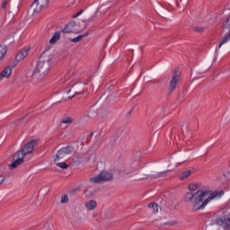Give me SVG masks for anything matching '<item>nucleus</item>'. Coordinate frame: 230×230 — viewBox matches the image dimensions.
I'll return each mask as SVG.
<instances>
[{
    "label": "nucleus",
    "instance_id": "f3484780",
    "mask_svg": "<svg viewBox=\"0 0 230 230\" xmlns=\"http://www.w3.org/2000/svg\"><path fill=\"white\" fill-rule=\"evenodd\" d=\"M73 118L71 117H64L61 119V123H63L64 125H71V123H73Z\"/></svg>",
    "mask_w": 230,
    "mask_h": 230
},
{
    "label": "nucleus",
    "instance_id": "4468645a",
    "mask_svg": "<svg viewBox=\"0 0 230 230\" xmlns=\"http://www.w3.org/2000/svg\"><path fill=\"white\" fill-rule=\"evenodd\" d=\"M191 173H193V171L186 170L179 175V179L181 181H186V179H188V177H190Z\"/></svg>",
    "mask_w": 230,
    "mask_h": 230
},
{
    "label": "nucleus",
    "instance_id": "dca6fc26",
    "mask_svg": "<svg viewBox=\"0 0 230 230\" xmlns=\"http://www.w3.org/2000/svg\"><path fill=\"white\" fill-rule=\"evenodd\" d=\"M148 208L152 209V211L155 215V213H159V206L155 203H150L148 205Z\"/></svg>",
    "mask_w": 230,
    "mask_h": 230
},
{
    "label": "nucleus",
    "instance_id": "a878e982",
    "mask_svg": "<svg viewBox=\"0 0 230 230\" xmlns=\"http://www.w3.org/2000/svg\"><path fill=\"white\" fill-rule=\"evenodd\" d=\"M8 4V2H6V1H4V2H3V4H2V8H4V10H6V5Z\"/></svg>",
    "mask_w": 230,
    "mask_h": 230
},
{
    "label": "nucleus",
    "instance_id": "0eeeda50",
    "mask_svg": "<svg viewBox=\"0 0 230 230\" xmlns=\"http://www.w3.org/2000/svg\"><path fill=\"white\" fill-rule=\"evenodd\" d=\"M35 145H37V140H31L28 142L21 151H17L18 154H22L23 157H26L28 154H31L33 152V148H35Z\"/></svg>",
    "mask_w": 230,
    "mask_h": 230
},
{
    "label": "nucleus",
    "instance_id": "9d476101",
    "mask_svg": "<svg viewBox=\"0 0 230 230\" xmlns=\"http://www.w3.org/2000/svg\"><path fill=\"white\" fill-rule=\"evenodd\" d=\"M216 224L217 226H220V227H223L226 229V227H229L230 226V215L225 217L223 219L222 218H217L216 219Z\"/></svg>",
    "mask_w": 230,
    "mask_h": 230
},
{
    "label": "nucleus",
    "instance_id": "cd10ccee",
    "mask_svg": "<svg viewBox=\"0 0 230 230\" xmlns=\"http://www.w3.org/2000/svg\"><path fill=\"white\" fill-rule=\"evenodd\" d=\"M196 31H204V28L202 27H197Z\"/></svg>",
    "mask_w": 230,
    "mask_h": 230
},
{
    "label": "nucleus",
    "instance_id": "c85d7f7f",
    "mask_svg": "<svg viewBox=\"0 0 230 230\" xmlns=\"http://www.w3.org/2000/svg\"><path fill=\"white\" fill-rule=\"evenodd\" d=\"M76 0H68V2L70 3V4H74V3L75 2Z\"/></svg>",
    "mask_w": 230,
    "mask_h": 230
},
{
    "label": "nucleus",
    "instance_id": "6e6552de",
    "mask_svg": "<svg viewBox=\"0 0 230 230\" xmlns=\"http://www.w3.org/2000/svg\"><path fill=\"white\" fill-rule=\"evenodd\" d=\"M13 159L14 161L9 165L10 170H13V168H17V166L22 164L24 161V155L16 152L13 155Z\"/></svg>",
    "mask_w": 230,
    "mask_h": 230
},
{
    "label": "nucleus",
    "instance_id": "f03ea898",
    "mask_svg": "<svg viewBox=\"0 0 230 230\" xmlns=\"http://www.w3.org/2000/svg\"><path fill=\"white\" fill-rule=\"evenodd\" d=\"M50 67L51 58L46 54H42L40 57L38 64L36 67L32 70L31 74L27 75L29 82H31V84H33L34 85L41 84V82H44L46 76H48Z\"/></svg>",
    "mask_w": 230,
    "mask_h": 230
},
{
    "label": "nucleus",
    "instance_id": "7ed1b4c3",
    "mask_svg": "<svg viewBox=\"0 0 230 230\" xmlns=\"http://www.w3.org/2000/svg\"><path fill=\"white\" fill-rule=\"evenodd\" d=\"M105 181H112V173L102 171L98 175L90 178L92 184H102V182H105Z\"/></svg>",
    "mask_w": 230,
    "mask_h": 230
},
{
    "label": "nucleus",
    "instance_id": "423d86ee",
    "mask_svg": "<svg viewBox=\"0 0 230 230\" xmlns=\"http://www.w3.org/2000/svg\"><path fill=\"white\" fill-rule=\"evenodd\" d=\"M179 80H181V74L175 73L169 82L168 86V94H172L175 89H177V84H179Z\"/></svg>",
    "mask_w": 230,
    "mask_h": 230
},
{
    "label": "nucleus",
    "instance_id": "6ab92c4d",
    "mask_svg": "<svg viewBox=\"0 0 230 230\" xmlns=\"http://www.w3.org/2000/svg\"><path fill=\"white\" fill-rule=\"evenodd\" d=\"M56 165L58 166V168H62V170H67L68 165L67 164L61 162V163H57Z\"/></svg>",
    "mask_w": 230,
    "mask_h": 230
},
{
    "label": "nucleus",
    "instance_id": "412c9836",
    "mask_svg": "<svg viewBox=\"0 0 230 230\" xmlns=\"http://www.w3.org/2000/svg\"><path fill=\"white\" fill-rule=\"evenodd\" d=\"M82 39H84V35H79V36L72 39L71 42H80V40H82Z\"/></svg>",
    "mask_w": 230,
    "mask_h": 230
},
{
    "label": "nucleus",
    "instance_id": "4be33fe9",
    "mask_svg": "<svg viewBox=\"0 0 230 230\" xmlns=\"http://www.w3.org/2000/svg\"><path fill=\"white\" fill-rule=\"evenodd\" d=\"M6 181V177L3 174H0V186Z\"/></svg>",
    "mask_w": 230,
    "mask_h": 230
},
{
    "label": "nucleus",
    "instance_id": "a211bd4d",
    "mask_svg": "<svg viewBox=\"0 0 230 230\" xmlns=\"http://www.w3.org/2000/svg\"><path fill=\"white\" fill-rule=\"evenodd\" d=\"M6 51H8L6 47L0 46V60H3V58H4V55H6Z\"/></svg>",
    "mask_w": 230,
    "mask_h": 230
},
{
    "label": "nucleus",
    "instance_id": "f8f14e48",
    "mask_svg": "<svg viewBox=\"0 0 230 230\" xmlns=\"http://www.w3.org/2000/svg\"><path fill=\"white\" fill-rule=\"evenodd\" d=\"M10 76H12V66H6L0 73V80H3V78H10Z\"/></svg>",
    "mask_w": 230,
    "mask_h": 230
},
{
    "label": "nucleus",
    "instance_id": "7c9ffc66",
    "mask_svg": "<svg viewBox=\"0 0 230 230\" xmlns=\"http://www.w3.org/2000/svg\"><path fill=\"white\" fill-rule=\"evenodd\" d=\"M69 93H71V90H68V91L66 92L67 94H69Z\"/></svg>",
    "mask_w": 230,
    "mask_h": 230
},
{
    "label": "nucleus",
    "instance_id": "20e7f679",
    "mask_svg": "<svg viewBox=\"0 0 230 230\" xmlns=\"http://www.w3.org/2000/svg\"><path fill=\"white\" fill-rule=\"evenodd\" d=\"M73 152V147L71 146H65L58 150L56 156L54 157V162L57 163L58 161H62V159H66L69 154Z\"/></svg>",
    "mask_w": 230,
    "mask_h": 230
},
{
    "label": "nucleus",
    "instance_id": "c756f323",
    "mask_svg": "<svg viewBox=\"0 0 230 230\" xmlns=\"http://www.w3.org/2000/svg\"><path fill=\"white\" fill-rule=\"evenodd\" d=\"M96 217H98V214L93 213V218H96Z\"/></svg>",
    "mask_w": 230,
    "mask_h": 230
},
{
    "label": "nucleus",
    "instance_id": "b1692460",
    "mask_svg": "<svg viewBox=\"0 0 230 230\" xmlns=\"http://www.w3.org/2000/svg\"><path fill=\"white\" fill-rule=\"evenodd\" d=\"M93 21H96V16H92L88 19L87 22H93Z\"/></svg>",
    "mask_w": 230,
    "mask_h": 230
},
{
    "label": "nucleus",
    "instance_id": "5701e85b",
    "mask_svg": "<svg viewBox=\"0 0 230 230\" xmlns=\"http://www.w3.org/2000/svg\"><path fill=\"white\" fill-rule=\"evenodd\" d=\"M84 13V11H78L76 13L73 15L74 19H76V17H80Z\"/></svg>",
    "mask_w": 230,
    "mask_h": 230
},
{
    "label": "nucleus",
    "instance_id": "39448f33",
    "mask_svg": "<svg viewBox=\"0 0 230 230\" xmlns=\"http://www.w3.org/2000/svg\"><path fill=\"white\" fill-rule=\"evenodd\" d=\"M48 3H49V0H34V2L31 4L33 13H40V12H42V9L48 6Z\"/></svg>",
    "mask_w": 230,
    "mask_h": 230
},
{
    "label": "nucleus",
    "instance_id": "ddd939ff",
    "mask_svg": "<svg viewBox=\"0 0 230 230\" xmlns=\"http://www.w3.org/2000/svg\"><path fill=\"white\" fill-rule=\"evenodd\" d=\"M84 208L88 211H94L95 208H98L96 200L91 199L84 204Z\"/></svg>",
    "mask_w": 230,
    "mask_h": 230
},
{
    "label": "nucleus",
    "instance_id": "9b49d317",
    "mask_svg": "<svg viewBox=\"0 0 230 230\" xmlns=\"http://www.w3.org/2000/svg\"><path fill=\"white\" fill-rule=\"evenodd\" d=\"M28 53H30V47L23 48L15 57V60L17 62H22L24 60L26 57H28Z\"/></svg>",
    "mask_w": 230,
    "mask_h": 230
},
{
    "label": "nucleus",
    "instance_id": "2eb2a0df",
    "mask_svg": "<svg viewBox=\"0 0 230 230\" xmlns=\"http://www.w3.org/2000/svg\"><path fill=\"white\" fill-rule=\"evenodd\" d=\"M60 40V32H55L53 37L49 40V44H55V42Z\"/></svg>",
    "mask_w": 230,
    "mask_h": 230
},
{
    "label": "nucleus",
    "instance_id": "aec40b11",
    "mask_svg": "<svg viewBox=\"0 0 230 230\" xmlns=\"http://www.w3.org/2000/svg\"><path fill=\"white\" fill-rule=\"evenodd\" d=\"M69 202V197L67 195H64L61 197V204H67Z\"/></svg>",
    "mask_w": 230,
    "mask_h": 230
},
{
    "label": "nucleus",
    "instance_id": "1a4fd4ad",
    "mask_svg": "<svg viewBox=\"0 0 230 230\" xmlns=\"http://www.w3.org/2000/svg\"><path fill=\"white\" fill-rule=\"evenodd\" d=\"M80 25H78L76 22H72L63 29V33H78L80 31Z\"/></svg>",
    "mask_w": 230,
    "mask_h": 230
},
{
    "label": "nucleus",
    "instance_id": "f257e3e1",
    "mask_svg": "<svg viewBox=\"0 0 230 230\" xmlns=\"http://www.w3.org/2000/svg\"><path fill=\"white\" fill-rule=\"evenodd\" d=\"M188 190L189 191H197L195 193L188 192L183 198L184 202L191 204L193 211L204 209L211 200H217L224 195V191H213L209 187H200L199 182L189 184Z\"/></svg>",
    "mask_w": 230,
    "mask_h": 230
},
{
    "label": "nucleus",
    "instance_id": "393cba45",
    "mask_svg": "<svg viewBox=\"0 0 230 230\" xmlns=\"http://www.w3.org/2000/svg\"><path fill=\"white\" fill-rule=\"evenodd\" d=\"M167 172L168 171L159 172L155 177H157V178L163 177V175H164V173H167Z\"/></svg>",
    "mask_w": 230,
    "mask_h": 230
},
{
    "label": "nucleus",
    "instance_id": "bb28decb",
    "mask_svg": "<svg viewBox=\"0 0 230 230\" xmlns=\"http://www.w3.org/2000/svg\"><path fill=\"white\" fill-rule=\"evenodd\" d=\"M139 170H140V167H139V166H135V167H134L133 173H137V172H139Z\"/></svg>",
    "mask_w": 230,
    "mask_h": 230
},
{
    "label": "nucleus",
    "instance_id": "2f4dec72",
    "mask_svg": "<svg viewBox=\"0 0 230 230\" xmlns=\"http://www.w3.org/2000/svg\"><path fill=\"white\" fill-rule=\"evenodd\" d=\"M71 98H73V97H68L69 100H71Z\"/></svg>",
    "mask_w": 230,
    "mask_h": 230
}]
</instances>
